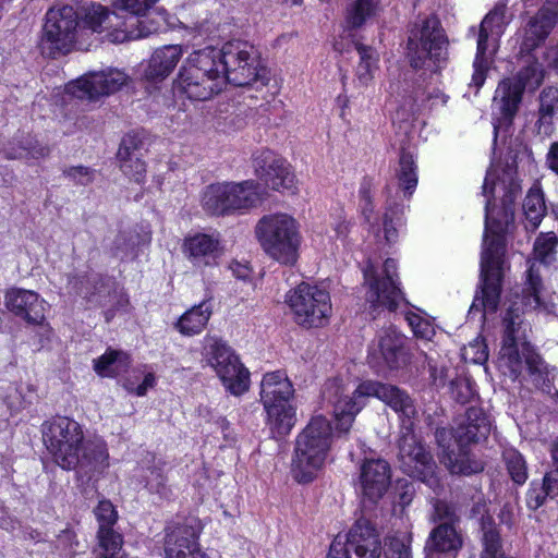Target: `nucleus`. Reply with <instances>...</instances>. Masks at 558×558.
I'll list each match as a JSON object with an SVG mask.
<instances>
[{"label": "nucleus", "instance_id": "1", "mask_svg": "<svg viewBox=\"0 0 558 558\" xmlns=\"http://www.w3.org/2000/svg\"><path fill=\"white\" fill-rule=\"evenodd\" d=\"M515 178L484 177L485 230L480 263V295L476 294L474 299V303L481 302L484 312L495 313L498 310L507 264V229L500 220L489 217V210L496 199L497 187L504 192L501 203L505 207L514 203L520 192Z\"/></svg>", "mask_w": 558, "mask_h": 558}, {"label": "nucleus", "instance_id": "2", "mask_svg": "<svg viewBox=\"0 0 558 558\" xmlns=\"http://www.w3.org/2000/svg\"><path fill=\"white\" fill-rule=\"evenodd\" d=\"M41 434L53 462L62 470L92 472L108 464L106 442L86 439L83 426L69 416L57 415L45 422Z\"/></svg>", "mask_w": 558, "mask_h": 558}, {"label": "nucleus", "instance_id": "3", "mask_svg": "<svg viewBox=\"0 0 558 558\" xmlns=\"http://www.w3.org/2000/svg\"><path fill=\"white\" fill-rule=\"evenodd\" d=\"M374 397L398 414L400 432L413 429L417 410L414 399L400 387L378 380H363L351 396H340L333 403L335 430L338 436H347L356 415L365 407L364 398Z\"/></svg>", "mask_w": 558, "mask_h": 558}, {"label": "nucleus", "instance_id": "4", "mask_svg": "<svg viewBox=\"0 0 558 558\" xmlns=\"http://www.w3.org/2000/svg\"><path fill=\"white\" fill-rule=\"evenodd\" d=\"M331 422L323 414L314 415L296 435L291 461V475L302 485L313 483L325 468L333 442Z\"/></svg>", "mask_w": 558, "mask_h": 558}, {"label": "nucleus", "instance_id": "5", "mask_svg": "<svg viewBox=\"0 0 558 558\" xmlns=\"http://www.w3.org/2000/svg\"><path fill=\"white\" fill-rule=\"evenodd\" d=\"M411 558L409 545L393 536L383 547L376 525L368 519L360 518L341 541L336 536L329 545L326 558Z\"/></svg>", "mask_w": 558, "mask_h": 558}, {"label": "nucleus", "instance_id": "6", "mask_svg": "<svg viewBox=\"0 0 558 558\" xmlns=\"http://www.w3.org/2000/svg\"><path fill=\"white\" fill-rule=\"evenodd\" d=\"M294 387L283 369L268 372L260 383L259 401L265 412V424L272 438L288 436L296 423L293 404Z\"/></svg>", "mask_w": 558, "mask_h": 558}, {"label": "nucleus", "instance_id": "7", "mask_svg": "<svg viewBox=\"0 0 558 558\" xmlns=\"http://www.w3.org/2000/svg\"><path fill=\"white\" fill-rule=\"evenodd\" d=\"M255 235L269 258L282 266L296 265L302 234L295 218L282 213L265 215L255 227Z\"/></svg>", "mask_w": 558, "mask_h": 558}, {"label": "nucleus", "instance_id": "8", "mask_svg": "<svg viewBox=\"0 0 558 558\" xmlns=\"http://www.w3.org/2000/svg\"><path fill=\"white\" fill-rule=\"evenodd\" d=\"M202 356L228 392L240 397L248 391L250 371L228 341L217 335H206L203 339Z\"/></svg>", "mask_w": 558, "mask_h": 558}, {"label": "nucleus", "instance_id": "9", "mask_svg": "<svg viewBox=\"0 0 558 558\" xmlns=\"http://www.w3.org/2000/svg\"><path fill=\"white\" fill-rule=\"evenodd\" d=\"M293 322L304 328H322L329 324L332 313L330 293L318 284L301 281L286 293Z\"/></svg>", "mask_w": 558, "mask_h": 558}, {"label": "nucleus", "instance_id": "10", "mask_svg": "<svg viewBox=\"0 0 558 558\" xmlns=\"http://www.w3.org/2000/svg\"><path fill=\"white\" fill-rule=\"evenodd\" d=\"M400 470L408 476L424 483L435 494L444 490L441 477L433 453L415 435L414 428L401 430L398 438Z\"/></svg>", "mask_w": 558, "mask_h": 558}, {"label": "nucleus", "instance_id": "11", "mask_svg": "<svg viewBox=\"0 0 558 558\" xmlns=\"http://www.w3.org/2000/svg\"><path fill=\"white\" fill-rule=\"evenodd\" d=\"M396 270L397 262L391 257L384 262V276L378 275L372 263L363 269L364 283L367 287L365 299L368 303V312L374 318L383 311L396 313L402 302L410 304L401 289Z\"/></svg>", "mask_w": 558, "mask_h": 558}, {"label": "nucleus", "instance_id": "12", "mask_svg": "<svg viewBox=\"0 0 558 558\" xmlns=\"http://www.w3.org/2000/svg\"><path fill=\"white\" fill-rule=\"evenodd\" d=\"M222 69L227 83L234 86H264L269 80L258 50L246 40L232 39L222 45Z\"/></svg>", "mask_w": 558, "mask_h": 558}, {"label": "nucleus", "instance_id": "13", "mask_svg": "<svg viewBox=\"0 0 558 558\" xmlns=\"http://www.w3.org/2000/svg\"><path fill=\"white\" fill-rule=\"evenodd\" d=\"M448 39L439 20L430 15L415 26L408 39V58L414 69L436 71L447 58Z\"/></svg>", "mask_w": 558, "mask_h": 558}, {"label": "nucleus", "instance_id": "14", "mask_svg": "<svg viewBox=\"0 0 558 558\" xmlns=\"http://www.w3.org/2000/svg\"><path fill=\"white\" fill-rule=\"evenodd\" d=\"M201 532L202 527L187 519L168 524L165 527L163 558H207L201 549Z\"/></svg>", "mask_w": 558, "mask_h": 558}, {"label": "nucleus", "instance_id": "15", "mask_svg": "<svg viewBox=\"0 0 558 558\" xmlns=\"http://www.w3.org/2000/svg\"><path fill=\"white\" fill-rule=\"evenodd\" d=\"M129 81V76L118 70L92 72L72 82L68 90L81 100L94 101L102 96L120 90Z\"/></svg>", "mask_w": 558, "mask_h": 558}, {"label": "nucleus", "instance_id": "16", "mask_svg": "<svg viewBox=\"0 0 558 558\" xmlns=\"http://www.w3.org/2000/svg\"><path fill=\"white\" fill-rule=\"evenodd\" d=\"M506 19V5H497L482 21L480 25L477 52L473 63L474 73L472 84L480 88L485 80L486 72L489 69L490 59L487 56V41L489 37H499L504 31Z\"/></svg>", "mask_w": 558, "mask_h": 558}, {"label": "nucleus", "instance_id": "17", "mask_svg": "<svg viewBox=\"0 0 558 558\" xmlns=\"http://www.w3.org/2000/svg\"><path fill=\"white\" fill-rule=\"evenodd\" d=\"M78 16L70 5L50 9L46 14L44 39L51 43L58 51H69L75 40Z\"/></svg>", "mask_w": 558, "mask_h": 558}, {"label": "nucleus", "instance_id": "18", "mask_svg": "<svg viewBox=\"0 0 558 558\" xmlns=\"http://www.w3.org/2000/svg\"><path fill=\"white\" fill-rule=\"evenodd\" d=\"M181 251L195 268L206 269L219 265L223 248L219 234L195 232L184 236Z\"/></svg>", "mask_w": 558, "mask_h": 558}, {"label": "nucleus", "instance_id": "19", "mask_svg": "<svg viewBox=\"0 0 558 558\" xmlns=\"http://www.w3.org/2000/svg\"><path fill=\"white\" fill-rule=\"evenodd\" d=\"M95 517L99 524L97 531V548H95V557L97 555H109L117 550L123 549V535L113 530V525L118 520V512L112 502L108 499L99 500L94 509Z\"/></svg>", "mask_w": 558, "mask_h": 558}, {"label": "nucleus", "instance_id": "20", "mask_svg": "<svg viewBox=\"0 0 558 558\" xmlns=\"http://www.w3.org/2000/svg\"><path fill=\"white\" fill-rule=\"evenodd\" d=\"M72 288L75 290V293L82 294L83 287L86 286V291L84 292L83 298L87 302H92L95 295L100 292L102 289L108 290V296L112 298L113 306L119 312H128L130 307V296L124 288L120 287L118 281L110 276L98 274L93 279H89L86 275L76 276L72 281H70Z\"/></svg>", "mask_w": 558, "mask_h": 558}, {"label": "nucleus", "instance_id": "21", "mask_svg": "<svg viewBox=\"0 0 558 558\" xmlns=\"http://www.w3.org/2000/svg\"><path fill=\"white\" fill-rule=\"evenodd\" d=\"M360 484L363 496L376 504L391 484V468L387 460L364 459L360 468Z\"/></svg>", "mask_w": 558, "mask_h": 558}, {"label": "nucleus", "instance_id": "22", "mask_svg": "<svg viewBox=\"0 0 558 558\" xmlns=\"http://www.w3.org/2000/svg\"><path fill=\"white\" fill-rule=\"evenodd\" d=\"M523 92L520 90L513 80L499 82L493 98V114L495 133L500 129H509L520 109Z\"/></svg>", "mask_w": 558, "mask_h": 558}, {"label": "nucleus", "instance_id": "23", "mask_svg": "<svg viewBox=\"0 0 558 558\" xmlns=\"http://www.w3.org/2000/svg\"><path fill=\"white\" fill-rule=\"evenodd\" d=\"M558 24V0H548L524 27L521 52L539 47Z\"/></svg>", "mask_w": 558, "mask_h": 558}, {"label": "nucleus", "instance_id": "24", "mask_svg": "<svg viewBox=\"0 0 558 558\" xmlns=\"http://www.w3.org/2000/svg\"><path fill=\"white\" fill-rule=\"evenodd\" d=\"M378 351L387 368L399 371L411 362V350L407 338L395 326L381 330L378 336Z\"/></svg>", "mask_w": 558, "mask_h": 558}, {"label": "nucleus", "instance_id": "25", "mask_svg": "<svg viewBox=\"0 0 558 558\" xmlns=\"http://www.w3.org/2000/svg\"><path fill=\"white\" fill-rule=\"evenodd\" d=\"M490 430L492 421L486 411L481 407H469L453 429V437L457 444L470 446L486 440Z\"/></svg>", "mask_w": 558, "mask_h": 558}, {"label": "nucleus", "instance_id": "26", "mask_svg": "<svg viewBox=\"0 0 558 558\" xmlns=\"http://www.w3.org/2000/svg\"><path fill=\"white\" fill-rule=\"evenodd\" d=\"M186 68L195 72V78H198L197 75L215 78L220 87H223L227 83L225 70L222 69V47L220 49L206 47L195 51L191 56Z\"/></svg>", "mask_w": 558, "mask_h": 558}, {"label": "nucleus", "instance_id": "27", "mask_svg": "<svg viewBox=\"0 0 558 558\" xmlns=\"http://www.w3.org/2000/svg\"><path fill=\"white\" fill-rule=\"evenodd\" d=\"M231 196L236 215L260 206L269 195L263 182L248 179L238 183L232 182Z\"/></svg>", "mask_w": 558, "mask_h": 558}, {"label": "nucleus", "instance_id": "28", "mask_svg": "<svg viewBox=\"0 0 558 558\" xmlns=\"http://www.w3.org/2000/svg\"><path fill=\"white\" fill-rule=\"evenodd\" d=\"M194 74L195 72L186 66L182 68L179 73L178 85L187 98L205 101L221 92L222 87L217 84L215 78L203 75H197L198 78H195Z\"/></svg>", "mask_w": 558, "mask_h": 558}, {"label": "nucleus", "instance_id": "29", "mask_svg": "<svg viewBox=\"0 0 558 558\" xmlns=\"http://www.w3.org/2000/svg\"><path fill=\"white\" fill-rule=\"evenodd\" d=\"M231 194L232 182L209 184L202 197L204 210L216 217L235 215Z\"/></svg>", "mask_w": 558, "mask_h": 558}, {"label": "nucleus", "instance_id": "30", "mask_svg": "<svg viewBox=\"0 0 558 558\" xmlns=\"http://www.w3.org/2000/svg\"><path fill=\"white\" fill-rule=\"evenodd\" d=\"M181 57L182 49L178 45L156 49L145 69V77L149 81L163 80L174 70Z\"/></svg>", "mask_w": 558, "mask_h": 558}, {"label": "nucleus", "instance_id": "31", "mask_svg": "<svg viewBox=\"0 0 558 558\" xmlns=\"http://www.w3.org/2000/svg\"><path fill=\"white\" fill-rule=\"evenodd\" d=\"M145 460L148 465L144 469L146 474L142 476L141 483H143L144 488L149 494L168 498L172 492L168 485V475L165 471L167 462L162 459H157L154 452H147Z\"/></svg>", "mask_w": 558, "mask_h": 558}, {"label": "nucleus", "instance_id": "32", "mask_svg": "<svg viewBox=\"0 0 558 558\" xmlns=\"http://www.w3.org/2000/svg\"><path fill=\"white\" fill-rule=\"evenodd\" d=\"M213 315L209 301H202L185 311L173 324L174 329L184 337L199 335Z\"/></svg>", "mask_w": 558, "mask_h": 558}, {"label": "nucleus", "instance_id": "33", "mask_svg": "<svg viewBox=\"0 0 558 558\" xmlns=\"http://www.w3.org/2000/svg\"><path fill=\"white\" fill-rule=\"evenodd\" d=\"M458 445V450H447L442 456V463L453 475L470 476L484 471L485 464L477 460L470 450V446Z\"/></svg>", "mask_w": 558, "mask_h": 558}, {"label": "nucleus", "instance_id": "34", "mask_svg": "<svg viewBox=\"0 0 558 558\" xmlns=\"http://www.w3.org/2000/svg\"><path fill=\"white\" fill-rule=\"evenodd\" d=\"M130 365V355L112 348H108L104 354L93 361L95 373L102 378H117L122 373H126Z\"/></svg>", "mask_w": 558, "mask_h": 558}, {"label": "nucleus", "instance_id": "35", "mask_svg": "<svg viewBox=\"0 0 558 558\" xmlns=\"http://www.w3.org/2000/svg\"><path fill=\"white\" fill-rule=\"evenodd\" d=\"M430 548L437 553L458 551L463 539L453 522H440L429 534Z\"/></svg>", "mask_w": 558, "mask_h": 558}, {"label": "nucleus", "instance_id": "36", "mask_svg": "<svg viewBox=\"0 0 558 558\" xmlns=\"http://www.w3.org/2000/svg\"><path fill=\"white\" fill-rule=\"evenodd\" d=\"M256 174H289L290 165L284 158L270 149H260L253 155Z\"/></svg>", "mask_w": 558, "mask_h": 558}, {"label": "nucleus", "instance_id": "37", "mask_svg": "<svg viewBox=\"0 0 558 558\" xmlns=\"http://www.w3.org/2000/svg\"><path fill=\"white\" fill-rule=\"evenodd\" d=\"M380 0H351L345 12L349 28H360L372 17Z\"/></svg>", "mask_w": 558, "mask_h": 558}, {"label": "nucleus", "instance_id": "38", "mask_svg": "<svg viewBox=\"0 0 558 558\" xmlns=\"http://www.w3.org/2000/svg\"><path fill=\"white\" fill-rule=\"evenodd\" d=\"M35 303V294L33 291L23 289H12L5 294V305L16 316L31 323V311Z\"/></svg>", "mask_w": 558, "mask_h": 558}, {"label": "nucleus", "instance_id": "39", "mask_svg": "<svg viewBox=\"0 0 558 558\" xmlns=\"http://www.w3.org/2000/svg\"><path fill=\"white\" fill-rule=\"evenodd\" d=\"M356 51L360 56V62L356 68V77L363 86H367L374 78L377 71L378 54L369 46L355 44Z\"/></svg>", "mask_w": 558, "mask_h": 558}, {"label": "nucleus", "instance_id": "40", "mask_svg": "<svg viewBox=\"0 0 558 558\" xmlns=\"http://www.w3.org/2000/svg\"><path fill=\"white\" fill-rule=\"evenodd\" d=\"M522 207L531 229H537L546 214L543 192L539 189L531 187L523 201Z\"/></svg>", "mask_w": 558, "mask_h": 558}, {"label": "nucleus", "instance_id": "41", "mask_svg": "<svg viewBox=\"0 0 558 558\" xmlns=\"http://www.w3.org/2000/svg\"><path fill=\"white\" fill-rule=\"evenodd\" d=\"M502 459L512 482L520 486L523 485L529 477L527 464L523 454L514 448H509L502 452Z\"/></svg>", "mask_w": 558, "mask_h": 558}, {"label": "nucleus", "instance_id": "42", "mask_svg": "<svg viewBox=\"0 0 558 558\" xmlns=\"http://www.w3.org/2000/svg\"><path fill=\"white\" fill-rule=\"evenodd\" d=\"M138 25L137 16L132 15L131 13L123 15L119 12L109 11V15H107V34L106 37L110 43L121 44L125 40H114V37L119 33H126L134 31L133 26Z\"/></svg>", "mask_w": 558, "mask_h": 558}, {"label": "nucleus", "instance_id": "43", "mask_svg": "<svg viewBox=\"0 0 558 558\" xmlns=\"http://www.w3.org/2000/svg\"><path fill=\"white\" fill-rule=\"evenodd\" d=\"M147 142V134L143 130L126 133L121 140L117 159L124 160L129 158L130 154L143 156V151L146 150Z\"/></svg>", "mask_w": 558, "mask_h": 558}, {"label": "nucleus", "instance_id": "44", "mask_svg": "<svg viewBox=\"0 0 558 558\" xmlns=\"http://www.w3.org/2000/svg\"><path fill=\"white\" fill-rule=\"evenodd\" d=\"M510 80H513L514 85L523 93L525 89L535 90L543 81L542 65L537 61H532Z\"/></svg>", "mask_w": 558, "mask_h": 558}, {"label": "nucleus", "instance_id": "45", "mask_svg": "<svg viewBox=\"0 0 558 558\" xmlns=\"http://www.w3.org/2000/svg\"><path fill=\"white\" fill-rule=\"evenodd\" d=\"M375 186L372 181L364 178L357 193V209L365 223L373 225L372 219L375 215Z\"/></svg>", "mask_w": 558, "mask_h": 558}, {"label": "nucleus", "instance_id": "46", "mask_svg": "<svg viewBox=\"0 0 558 558\" xmlns=\"http://www.w3.org/2000/svg\"><path fill=\"white\" fill-rule=\"evenodd\" d=\"M558 111V88L545 87L539 95V119L541 124H550L553 116Z\"/></svg>", "mask_w": 558, "mask_h": 558}, {"label": "nucleus", "instance_id": "47", "mask_svg": "<svg viewBox=\"0 0 558 558\" xmlns=\"http://www.w3.org/2000/svg\"><path fill=\"white\" fill-rule=\"evenodd\" d=\"M522 355L531 376L544 377L547 375V366L544 359L531 342L524 341L522 343Z\"/></svg>", "mask_w": 558, "mask_h": 558}, {"label": "nucleus", "instance_id": "48", "mask_svg": "<svg viewBox=\"0 0 558 558\" xmlns=\"http://www.w3.org/2000/svg\"><path fill=\"white\" fill-rule=\"evenodd\" d=\"M107 15L109 10L101 4H93L87 9L82 22L83 28H88L94 33H102L107 29Z\"/></svg>", "mask_w": 558, "mask_h": 558}, {"label": "nucleus", "instance_id": "49", "mask_svg": "<svg viewBox=\"0 0 558 558\" xmlns=\"http://www.w3.org/2000/svg\"><path fill=\"white\" fill-rule=\"evenodd\" d=\"M543 290V280L539 267L531 264L526 270V280L524 282L523 292L525 295L531 296L536 305L542 303L541 293Z\"/></svg>", "mask_w": 558, "mask_h": 558}, {"label": "nucleus", "instance_id": "50", "mask_svg": "<svg viewBox=\"0 0 558 558\" xmlns=\"http://www.w3.org/2000/svg\"><path fill=\"white\" fill-rule=\"evenodd\" d=\"M138 25H134V31L126 33H119L116 35L114 40H134L149 36L158 32L159 25L155 23L153 20L144 16L137 15Z\"/></svg>", "mask_w": 558, "mask_h": 558}, {"label": "nucleus", "instance_id": "51", "mask_svg": "<svg viewBox=\"0 0 558 558\" xmlns=\"http://www.w3.org/2000/svg\"><path fill=\"white\" fill-rule=\"evenodd\" d=\"M550 498L549 490L542 482L532 481L525 494V504L529 510L536 511Z\"/></svg>", "mask_w": 558, "mask_h": 558}, {"label": "nucleus", "instance_id": "52", "mask_svg": "<svg viewBox=\"0 0 558 558\" xmlns=\"http://www.w3.org/2000/svg\"><path fill=\"white\" fill-rule=\"evenodd\" d=\"M558 245V236L555 232H542L537 235L534 242V253L538 260L546 262V258L555 253Z\"/></svg>", "mask_w": 558, "mask_h": 558}, {"label": "nucleus", "instance_id": "53", "mask_svg": "<svg viewBox=\"0 0 558 558\" xmlns=\"http://www.w3.org/2000/svg\"><path fill=\"white\" fill-rule=\"evenodd\" d=\"M404 318L416 338L428 340L435 335L433 325L421 315L409 311Z\"/></svg>", "mask_w": 558, "mask_h": 558}, {"label": "nucleus", "instance_id": "54", "mask_svg": "<svg viewBox=\"0 0 558 558\" xmlns=\"http://www.w3.org/2000/svg\"><path fill=\"white\" fill-rule=\"evenodd\" d=\"M263 184L283 195H295L299 192L298 177H265Z\"/></svg>", "mask_w": 558, "mask_h": 558}, {"label": "nucleus", "instance_id": "55", "mask_svg": "<svg viewBox=\"0 0 558 558\" xmlns=\"http://www.w3.org/2000/svg\"><path fill=\"white\" fill-rule=\"evenodd\" d=\"M451 393L458 403L466 404L474 398L475 390L470 379H457L451 381Z\"/></svg>", "mask_w": 558, "mask_h": 558}, {"label": "nucleus", "instance_id": "56", "mask_svg": "<svg viewBox=\"0 0 558 558\" xmlns=\"http://www.w3.org/2000/svg\"><path fill=\"white\" fill-rule=\"evenodd\" d=\"M502 335H501V343L500 345H518V330L519 324L515 322V318L512 315L511 311H508L502 318Z\"/></svg>", "mask_w": 558, "mask_h": 558}, {"label": "nucleus", "instance_id": "57", "mask_svg": "<svg viewBox=\"0 0 558 558\" xmlns=\"http://www.w3.org/2000/svg\"><path fill=\"white\" fill-rule=\"evenodd\" d=\"M499 357L505 362L511 373L515 375L520 373L522 359L519 345H500Z\"/></svg>", "mask_w": 558, "mask_h": 558}, {"label": "nucleus", "instance_id": "58", "mask_svg": "<svg viewBox=\"0 0 558 558\" xmlns=\"http://www.w3.org/2000/svg\"><path fill=\"white\" fill-rule=\"evenodd\" d=\"M158 0H118V9L124 13H131L134 16L145 15V13Z\"/></svg>", "mask_w": 558, "mask_h": 558}, {"label": "nucleus", "instance_id": "59", "mask_svg": "<svg viewBox=\"0 0 558 558\" xmlns=\"http://www.w3.org/2000/svg\"><path fill=\"white\" fill-rule=\"evenodd\" d=\"M142 157L130 154L129 158L118 160L121 172L123 174H143L146 172V165Z\"/></svg>", "mask_w": 558, "mask_h": 558}, {"label": "nucleus", "instance_id": "60", "mask_svg": "<svg viewBox=\"0 0 558 558\" xmlns=\"http://www.w3.org/2000/svg\"><path fill=\"white\" fill-rule=\"evenodd\" d=\"M470 517L471 518H480L481 529L483 532L482 538L484 537L485 531L487 530L485 527L488 523V519H489V523L493 524L495 526L496 531L499 532V529H498L497 524L495 523L494 518L489 514L487 506L484 501L480 500L472 505L471 510H470Z\"/></svg>", "mask_w": 558, "mask_h": 558}, {"label": "nucleus", "instance_id": "61", "mask_svg": "<svg viewBox=\"0 0 558 558\" xmlns=\"http://www.w3.org/2000/svg\"><path fill=\"white\" fill-rule=\"evenodd\" d=\"M400 174H413L415 170V163L413 155L402 148L399 159Z\"/></svg>", "mask_w": 558, "mask_h": 558}, {"label": "nucleus", "instance_id": "62", "mask_svg": "<svg viewBox=\"0 0 558 558\" xmlns=\"http://www.w3.org/2000/svg\"><path fill=\"white\" fill-rule=\"evenodd\" d=\"M542 483L549 490L550 498H555L558 496V470L557 469L554 471L547 472L544 475Z\"/></svg>", "mask_w": 558, "mask_h": 558}, {"label": "nucleus", "instance_id": "63", "mask_svg": "<svg viewBox=\"0 0 558 558\" xmlns=\"http://www.w3.org/2000/svg\"><path fill=\"white\" fill-rule=\"evenodd\" d=\"M435 511L440 521L444 520V522H453L454 525L459 521L454 511L451 510L446 504H437Z\"/></svg>", "mask_w": 558, "mask_h": 558}, {"label": "nucleus", "instance_id": "64", "mask_svg": "<svg viewBox=\"0 0 558 558\" xmlns=\"http://www.w3.org/2000/svg\"><path fill=\"white\" fill-rule=\"evenodd\" d=\"M399 185L404 191V196L410 197L417 186V177H399Z\"/></svg>", "mask_w": 558, "mask_h": 558}]
</instances>
